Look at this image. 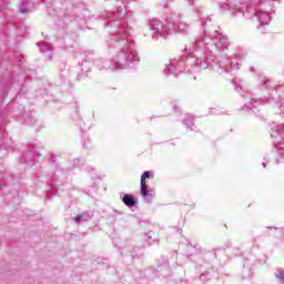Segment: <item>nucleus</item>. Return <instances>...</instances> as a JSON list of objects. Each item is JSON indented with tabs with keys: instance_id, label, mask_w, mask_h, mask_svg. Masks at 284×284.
Wrapping results in <instances>:
<instances>
[{
	"instance_id": "obj_1",
	"label": "nucleus",
	"mask_w": 284,
	"mask_h": 284,
	"mask_svg": "<svg viewBox=\"0 0 284 284\" xmlns=\"http://www.w3.org/2000/svg\"><path fill=\"white\" fill-rule=\"evenodd\" d=\"M146 179H150V171H145L141 175V194H142V196H150V191L148 190Z\"/></svg>"
},
{
	"instance_id": "obj_2",
	"label": "nucleus",
	"mask_w": 284,
	"mask_h": 284,
	"mask_svg": "<svg viewBox=\"0 0 284 284\" xmlns=\"http://www.w3.org/2000/svg\"><path fill=\"white\" fill-rule=\"evenodd\" d=\"M122 202L124 205H126V207H134V205H136V200L130 194H125L122 197Z\"/></svg>"
},
{
	"instance_id": "obj_3",
	"label": "nucleus",
	"mask_w": 284,
	"mask_h": 284,
	"mask_svg": "<svg viewBox=\"0 0 284 284\" xmlns=\"http://www.w3.org/2000/svg\"><path fill=\"white\" fill-rule=\"evenodd\" d=\"M81 219H83V216L78 215V216H75L74 221H75L77 223H79V221H81Z\"/></svg>"
},
{
	"instance_id": "obj_4",
	"label": "nucleus",
	"mask_w": 284,
	"mask_h": 284,
	"mask_svg": "<svg viewBox=\"0 0 284 284\" xmlns=\"http://www.w3.org/2000/svg\"><path fill=\"white\" fill-rule=\"evenodd\" d=\"M22 12H26V9H21Z\"/></svg>"
}]
</instances>
